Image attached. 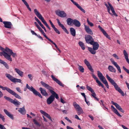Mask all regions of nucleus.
<instances>
[{
	"label": "nucleus",
	"mask_w": 129,
	"mask_h": 129,
	"mask_svg": "<svg viewBox=\"0 0 129 129\" xmlns=\"http://www.w3.org/2000/svg\"><path fill=\"white\" fill-rule=\"evenodd\" d=\"M106 77L108 81L114 86L116 90L119 92L122 96H124V93L123 91L120 88V87L118 86L117 84L107 74L106 75Z\"/></svg>",
	"instance_id": "1"
},
{
	"label": "nucleus",
	"mask_w": 129,
	"mask_h": 129,
	"mask_svg": "<svg viewBox=\"0 0 129 129\" xmlns=\"http://www.w3.org/2000/svg\"><path fill=\"white\" fill-rule=\"evenodd\" d=\"M52 94L47 100V102L48 104L50 105L54 101L55 98L57 99H59L58 95L54 91H53L50 92Z\"/></svg>",
	"instance_id": "2"
},
{
	"label": "nucleus",
	"mask_w": 129,
	"mask_h": 129,
	"mask_svg": "<svg viewBox=\"0 0 129 129\" xmlns=\"http://www.w3.org/2000/svg\"><path fill=\"white\" fill-rule=\"evenodd\" d=\"M34 12L37 16L41 21L46 26L48 29L50 30H51V28L45 20L41 15L37 9H35L34 10Z\"/></svg>",
	"instance_id": "3"
},
{
	"label": "nucleus",
	"mask_w": 129,
	"mask_h": 129,
	"mask_svg": "<svg viewBox=\"0 0 129 129\" xmlns=\"http://www.w3.org/2000/svg\"><path fill=\"white\" fill-rule=\"evenodd\" d=\"M27 89H28L30 91L33 92V93L36 95H38L41 98H42V96L40 93L37 91L32 86L31 87L29 86L27 84H26V87L24 89V91H26Z\"/></svg>",
	"instance_id": "4"
},
{
	"label": "nucleus",
	"mask_w": 129,
	"mask_h": 129,
	"mask_svg": "<svg viewBox=\"0 0 129 129\" xmlns=\"http://www.w3.org/2000/svg\"><path fill=\"white\" fill-rule=\"evenodd\" d=\"M108 4L105 2L104 4L107 8L108 12L112 16L113 15V14L110 12V10H111L113 14L116 17L117 16V15L115 12L113 7L109 2H108Z\"/></svg>",
	"instance_id": "5"
},
{
	"label": "nucleus",
	"mask_w": 129,
	"mask_h": 129,
	"mask_svg": "<svg viewBox=\"0 0 129 129\" xmlns=\"http://www.w3.org/2000/svg\"><path fill=\"white\" fill-rule=\"evenodd\" d=\"M5 75L7 78L12 82L14 83L21 82V80L14 78L10 74L6 73L5 74Z\"/></svg>",
	"instance_id": "6"
},
{
	"label": "nucleus",
	"mask_w": 129,
	"mask_h": 129,
	"mask_svg": "<svg viewBox=\"0 0 129 129\" xmlns=\"http://www.w3.org/2000/svg\"><path fill=\"white\" fill-rule=\"evenodd\" d=\"M0 49L3 51L2 52H0V56H2V55H3L6 59L9 61H11L12 60L11 57V55L4 51V50L5 51V49L4 48L1 46L0 47Z\"/></svg>",
	"instance_id": "7"
},
{
	"label": "nucleus",
	"mask_w": 129,
	"mask_h": 129,
	"mask_svg": "<svg viewBox=\"0 0 129 129\" xmlns=\"http://www.w3.org/2000/svg\"><path fill=\"white\" fill-rule=\"evenodd\" d=\"M85 39L87 43L91 45L94 42V39L92 37L89 35L85 36Z\"/></svg>",
	"instance_id": "8"
},
{
	"label": "nucleus",
	"mask_w": 129,
	"mask_h": 129,
	"mask_svg": "<svg viewBox=\"0 0 129 129\" xmlns=\"http://www.w3.org/2000/svg\"><path fill=\"white\" fill-rule=\"evenodd\" d=\"M0 22H3L4 24V26L5 28H12V24L11 22L9 21H3L2 19L0 17Z\"/></svg>",
	"instance_id": "9"
},
{
	"label": "nucleus",
	"mask_w": 129,
	"mask_h": 129,
	"mask_svg": "<svg viewBox=\"0 0 129 129\" xmlns=\"http://www.w3.org/2000/svg\"><path fill=\"white\" fill-rule=\"evenodd\" d=\"M56 14L60 17L63 18L67 16V14L63 11L58 10L56 11Z\"/></svg>",
	"instance_id": "10"
},
{
	"label": "nucleus",
	"mask_w": 129,
	"mask_h": 129,
	"mask_svg": "<svg viewBox=\"0 0 129 129\" xmlns=\"http://www.w3.org/2000/svg\"><path fill=\"white\" fill-rule=\"evenodd\" d=\"M41 83L44 87L48 89L50 92L53 91L54 89L47 84L42 81L41 82Z\"/></svg>",
	"instance_id": "11"
},
{
	"label": "nucleus",
	"mask_w": 129,
	"mask_h": 129,
	"mask_svg": "<svg viewBox=\"0 0 129 129\" xmlns=\"http://www.w3.org/2000/svg\"><path fill=\"white\" fill-rule=\"evenodd\" d=\"M112 63L113 64L116 68L118 71L120 73H121V70L119 66L118 65L117 63L114 61V59L111 58L110 59Z\"/></svg>",
	"instance_id": "12"
},
{
	"label": "nucleus",
	"mask_w": 129,
	"mask_h": 129,
	"mask_svg": "<svg viewBox=\"0 0 129 129\" xmlns=\"http://www.w3.org/2000/svg\"><path fill=\"white\" fill-rule=\"evenodd\" d=\"M57 23L59 25V26H60L62 28L63 30L67 34H68L69 33V32L67 29L65 28V27L64 26L61 24L59 20V19H56Z\"/></svg>",
	"instance_id": "13"
},
{
	"label": "nucleus",
	"mask_w": 129,
	"mask_h": 129,
	"mask_svg": "<svg viewBox=\"0 0 129 129\" xmlns=\"http://www.w3.org/2000/svg\"><path fill=\"white\" fill-rule=\"evenodd\" d=\"M72 2L79 9L84 13H85V11L76 2L74 1L73 0H71Z\"/></svg>",
	"instance_id": "14"
},
{
	"label": "nucleus",
	"mask_w": 129,
	"mask_h": 129,
	"mask_svg": "<svg viewBox=\"0 0 129 129\" xmlns=\"http://www.w3.org/2000/svg\"><path fill=\"white\" fill-rule=\"evenodd\" d=\"M111 103L113 105H115L116 108L118 110H119L122 113H124V110L122 109V108L119 104L116 103L114 102L113 101L111 102Z\"/></svg>",
	"instance_id": "15"
},
{
	"label": "nucleus",
	"mask_w": 129,
	"mask_h": 129,
	"mask_svg": "<svg viewBox=\"0 0 129 129\" xmlns=\"http://www.w3.org/2000/svg\"><path fill=\"white\" fill-rule=\"evenodd\" d=\"M5 51L7 52H10V53L14 57H15L17 56V55L16 53H14L12 50L10 49L9 48L6 47L5 49Z\"/></svg>",
	"instance_id": "16"
},
{
	"label": "nucleus",
	"mask_w": 129,
	"mask_h": 129,
	"mask_svg": "<svg viewBox=\"0 0 129 129\" xmlns=\"http://www.w3.org/2000/svg\"><path fill=\"white\" fill-rule=\"evenodd\" d=\"M51 77L52 79L59 85L62 86H63V85L62 84L60 81L56 78L53 75H51Z\"/></svg>",
	"instance_id": "17"
},
{
	"label": "nucleus",
	"mask_w": 129,
	"mask_h": 129,
	"mask_svg": "<svg viewBox=\"0 0 129 129\" xmlns=\"http://www.w3.org/2000/svg\"><path fill=\"white\" fill-rule=\"evenodd\" d=\"M84 27L85 31L88 34H90L91 35H93V33L92 30L90 28L89 26L84 25Z\"/></svg>",
	"instance_id": "18"
},
{
	"label": "nucleus",
	"mask_w": 129,
	"mask_h": 129,
	"mask_svg": "<svg viewBox=\"0 0 129 129\" xmlns=\"http://www.w3.org/2000/svg\"><path fill=\"white\" fill-rule=\"evenodd\" d=\"M4 112L5 114L10 118L12 120H13L14 118L13 115L11 114L10 112H9L7 110L4 109Z\"/></svg>",
	"instance_id": "19"
},
{
	"label": "nucleus",
	"mask_w": 129,
	"mask_h": 129,
	"mask_svg": "<svg viewBox=\"0 0 129 129\" xmlns=\"http://www.w3.org/2000/svg\"><path fill=\"white\" fill-rule=\"evenodd\" d=\"M39 89L40 90L41 93L44 96H45L48 95V94L46 92L45 89L41 87H40L39 88Z\"/></svg>",
	"instance_id": "20"
},
{
	"label": "nucleus",
	"mask_w": 129,
	"mask_h": 129,
	"mask_svg": "<svg viewBox=\"0 0 129 129\" xmlns=\"http://www.w3.org/2000/svg\"><path fill=\"white\" fill-rule=\"evenodd\" d=\"M98 28H99L100 30L102 32L103 34L107 38H109V37L106 31L103 29L101 27L100 25H99L98 26Z\"/></svg>",
	"instance_id": "21"
},
{
	"label": "nucleus",
	"mask_w": 129,
	"mask_h": 129,
	"mask_svg": "<svg viewBox=\"0 0 129 129\" xmlns=\"http://www.w3.org/2000/svg\"><path fill=\"white\" fill-rule=\"evenodd\" d=\"M11 94L14 96L16 98L19 99H21V96L19 95L18 94L16 93L14 91L11 90L9 92Z\"/></svg>",
	"instance_id": "22"
},
{
	"label": "nucleus",
	"mask_w": 129,
	"mask_h": 129,
	"mask_svg": "<svg viewBox=\"0 0 129 129\" xmlns=\"http://www.w3.org/2000/svg\"><path fill=\"white\" fill-rule=\"evenodd\" d=\"M111 108L112 110L119 117H122V116L118 112L117 110L113 105L111 106Z\"/></svg>",
	"instance_id": "23"
},
{
	"label": "nucleus",
	"mask_w": 129,
	"mask_h": 129,
	"mask_svg": "<svg viewBox=\"0 0 129 129\" xmlns=\"http://www.w3.org/2000/svg\"><path fill=\"white\" fill-rule=\"evenodd\" d=\"M91 45H92L93 48L95 50H96L98 49L99 47V44L98 42L94 41L92 44Z\"/></svg>",
	"instance_id": "24"
},
{
	"label": "nucleus",
	"mask_w": 129,
	"mask_h": 129,
	"mask_svg": "<svg viewBox=\"0 0 129 129\" xmlns=\"http://www.w3.org/2000/svg\"><path fill=\"white\" fill-rule=\"evenodd\" d=\"M73 24L77 27H79L81 26L80 22L79 21L76 19L74 20Z\"/></svg>",
	"instance_id": "25"
},
{
	"label": "nucleus",
	"mask_w": 129,
	"mask_h": 129,
	"mask_svg": "<svg viewBox=\"0 0 129 129\" xmlns=\"http://www.w3.org/2000/svg\"><path fill=\"white\" fill-rule=\"evenodd\" d=\"M16 72L20 77H22L23 76V72L21 71L19 69L16 68L15 69Z\"/></svg>",
	"instance_id": "26"
},
{
	"label": "nucleus",
	"mask_w": 129,
	"mask_h": 129,
	"mask_svg": "<svg viewBox=\"0 0 129 129\" xmlns=\"http://www.w3.org/2000/svg\"><path fill=\"white\" fill-rule=\"evenodd\" d=\"M11 103H13L17 107H19V106L21 104L20 102L17 100L15 99H14V100H13Z\"/></svg>",
	"instance_id": "27"
},
{
	"label": "nucleus",
	"mask_w": 129,
	"mask_h": 129,
	"mask_svg": "<svg viewBox=\"0 0 129 129\" xmlns=\"http://www.w3.org/2000/svg\"><path fill=\"white\" fill-rule=\"evenodd\" d=\"M18 111L22 114H24L26 113V111L24 106L22 108H18Z\"/></svg>",
	"instance_id": "28"
},
{
	"label": "nucleus",
	"mask_w": 129,
	"mask_h": 129,
	"mask_svg": "<svg viewBox=\"0 0 129 129\" xmlns=\"http://www.w3.org/2000/svg\"><path fill=\"white\" fill-rule=\"evenodd\" d=\"M108 69V70L110 72L113 73H116V70L112 66L110 65L109 66Z\"/></svg>",
	"instance_id": "29"
},
{
	"label": "nucleus",
	"mask_w": 129,
	"mask_h": 129,
	"mask_svg": "<svg viewBox=\"0 0 129 129\" xmlns=\"http://www.w3.org/2000/svg\"><path fill=\"white\" fill-rule=\"evenodd\" d=\"M123 53L127 62L129 64V60L128 58V54L125 50H123Z\"/></svg>",
	"instance_id": "30"
},
{
	"label": "nucleus",
	"mask_w": 129,
	"mask_h": 129,
	"mask_svg": "<svg viewBox=\"0 0 129 129\" xmlns=\"http://www.w3.org/2000/svg\"><path fill=\"white\" fill-rule=\"evenodd\" d=\"M70 31L71 34L73 36H76V31L75 29L73 27L70 28Z\"/></svg>",
	"instance_id": "31"
},
{
	"label": "nucleus",
	"mask_w": 129,
	"mask_h": 129,
	"mask_svg": "<svg viewBox=\"0 0 129 129\" xmlns=\"http://www.w3.org/2000/svg\"><path fill=\"white\" fill-rule=\"evenodd\" d=\"M73 105L74 107L76 109H77V110L82 109V108L80 107V106L77 104L75 102L73 103Z\"/></svg>",
	"instance_id": "32"
},
{
	"label": "nucleus",
	"mask_w": 129,
	"mask_h": 129,
	"mask_svg": "<svg viewBox=\"0 0 129 129\" xmlns=\"http://www.w3.org/2000/svg\"><path fill=\"white\" fill-rule=\"evenodd\" d=\"M73 21L74 20L70 18H68L67 20V24L69 25H71L72 23L73 24Z\"/></svg>",
	"instance_id": "33"
},
{
	"label": "nucleus",
	"mask_w": 129,
	"mask_h": 129,
	"mask_svg": "<svg viewBox=\"0 0 129 129\" xmlns=\"http://www.w3.org/2000/svg\"><path fill=\"white\" fill-rule=\"evenodd\" d=\"M97 72L98 76L100 80L105 78V77L103 75V74L100 72L99 71H98Z\"/></svg>",
	"instance_id": "34"
},
{
	"label": "nucleus",
	"mask_w": 129,
	"mask_h": 129,
	"mask_svg": "<svg viewBox=\"0 0 129 129\" xmlns=\"http://www.w3.org/2000/svg\"><path fill=\"white\" fill-rule=\"evenodd\" d=\"M88 50L92 54H95L96 53V50H95L93 48L88 47Z\"/></svg>",
	"instance_id": "35"
},
{
	"label": "nucleus",
	"mask_w": 129,
	"mask_h": 129,
	"mask_svg": "<svg viewBox=\"0 0 129 129\" xmlns=\"http://www.w3.org/2000/svg\"><path fill=\"white\" fill-rule=\"evenodd\" d=\"M0 88H1L3 90H6L9 93L10 92L11 90L8 87H4L1 85H0Z\"/></svg>",
	"instance_id": "36"
},
{
	"label": "nucleus",
	"mask_w": 129,
	"mask_h": 129,
	"mask_svg": "<svg viewBox=\"0 0 129 129\" xmlns=\"http://www.w3.org/2000/svg\"><path fill=\"white\" fill-rule=\"evenodd\" d=\"M22 2L24 3L25 5L26 6L27 8L30 11H31V9L29 7V6L25 0H22Z\"/></svg>",
	"instance_id": "37"
},
{
	"label": "nucleus",
	"mask_w": 129,
	"mask_h": 129,
	"mask_svg": "<svg viewBox=\"0 0 129 129\" xmlns=\"http://www.w3.org/2000/svg\"><path fill=\"white\" fill-rule=\"evenodd\" d=\"M78 44L83 50H84L85 49L84 44L81 41L79 42Z\"/></svg>",
	"instance_id": "38"
},
{
	"label": "nucleus",
	"mask_w": 129,
	"mask_h": 129,
	"mask_svg": "<svg viewBox=\"0 0 129 129\" xmlns=\"http://www.w3.org/2000/svg\"><path fill=\"white\" fill-rule=\"evenodd\" d=\"M33 122H34V124L37 125L38 126H41V124L40 123L37 121L35 119H33Z\"/></svg>",
	"instance_id": "39"
},
{
	"label": "nucleus",
	"mask_w": 129,
	"mask_h": 129,
	"mask_svg": "<svg viewBox=\"0 0 129 129\" xmlns=\"http://www.w3.org/2000/svg\"><path fill=\"white\" fill-rule=\"evenodd\" d=\"M86 86L87 89L91 92V93L94 91L93 89L90 87L89 86L87 85H86Z\"/></svg>",
	"instance_id": "40"
},
{
	"label": "nucleus",
	"mask_w": 129,
	"mask_h": 129,
	"mask_svg": "<svg viewBox=\"0 0 129 129\" xmlns=\"http://www.w3.org/2000/svg\"><path fill=\"white\" fill-rule=\"evenodd\" d=\"M92 94H91V95L93 96L94 98H95L96 100L98 101H99V100L97 98L96 96V95L94 91L91 92Z\"/></svg>",
	"instance_id": "41"
},
{
	"label": "nucleus",
	"mask_w": 129,
	"mask_h": 129,
	"mask_svg": "<svg viewBox=\"0 0 129 129\" xmlns=\"http://www.w3.org/2000/svg\"><path fill=\"white\" fill-rule=\"evenodd\" d=\"M78 68L79 70L82 72H84V69L83 68V67L80 66L79 64H78Z\"/></svg>",
	"instance_id": "42"
},
{
	"label": "nucleus",
	"mask_w": 129,
	"mask_h": 129,
	"mask_svg": "<svg viewBox=\"0 0 129 129\" xmlns=\"http://www.w3.org/2000/svg\"><path fill=\"white\" fill-rule=\"evenodd\" d=\"M4 98L6 100H7L8 101H9L11 103L13 99L10 98L9 97H8L6 96H4Z\"/></svg>",
	"instance_id": "43"
},
{
	"label": "nucleus",
	"mask_w": 129,
	"mask_h": 129,
	"mask_svg": "<svg viewBox=\"0 0 129 129\" xmlns=\"http://www.w3.org/2000/svg\"><path fill=\"white\" fill-rule=\"evenodd\" d=\"M101 80L104 84L105 85L108 84V82L105 77L104 79H103Z\"/></svg>",
	"instance_id": "44"
},
{
	"label": "nucleus",
	"mask_w": 129,
	"mask_h": 129,
	"mask_svg": "<svg viewBox=\"0 0 129 129\" xmlns=\"http://www.w3.org/2000/svg\"><path fill=\"white\" fill-rule=\"evenodd\" d=\"M101 80L104 84L105 85L108 84V82L105 77L104 79H103Z\"/></svg>",
	"instance_id": "45"
},
{
	"label": "nucleus",
	"mask_w": 129,
	"mask_h": 129,
	"mask_svg": "<svg viewBox=\"0 0 129 129\" xmlns=\"http://www.w3.org/2000/svg\"><path fill=\"white\" fill-rule=\"evenodd\" d=\"M44 115L49 119L51 121H52L51 117L48 114L46 113Z\"/></svg>",
	"instance_id": "46"
},
{
	"label": "nucleus",
	"mask_w": 129,
	"mask_h": 129,
	"mask_svg": "<svg viewBox=\"0 0 129 129\" xmlns=\"http://www.w3.org/2000/svg\"><path fill=\"white\" fill-rule=\"evenodd\" d=\"M92 76L93 78L95 80L97 83L99 81V80H98V78L93 74V73L92 74Z\"/></svg>",
	"instance_id": "47"
},
{
	"label": "nucleus",
	"mask_w": 129,
	"mask_h": 129,
	"mask_svg": "<svg viewBox=\"0 0 129 129\" xmlns=\"http://www.w3.org/2000/svg\"><path fill=\"white\" fill-rule=\"evenodd\" d=\"M87 22L88 24L90 25L91 27L93 26L94 25L93 24V23H92L91 22H90L88 19V18L87 19Z\"/></svg>",
	"instance_id": "48"
},
{
	"label": "nucleus",
	"mask_w": 129,
	"mask_h": 129,
	"mask_svg": "<svg viewBox=\"0 0 129 129\" xmlns=\"http://www.w3.org/2000/svg\"><path fill=\"white\" fill-rule=\"evenodd\" d=\"M78 114L79 115L83 113V111L82 109L77 110Z\"/></svg>",
	"instance_id": "49"
},
{
	"label": "nucleus",
	"mask_w": 129,
	"mask_h": 129,
	"mask_svg": "<svg viewBox=\"0 0 129 129\" xmlns=\"http://www.w3.org/2000/svg\"><path fill=\"white\" fill-rule=\"evenodd\" d=\"M89 69L92 72H93L94 71L90 64L87 66Z\"/></svg>",
	"instance_id": "50"
},
{
	"label": "nucleus",
	"mask_w": 129,
	"mask_h": 129,
	"mask_svg": "<svg viewBox=\"0 0 129 129\" xmlns=\"http://www.w3.org/2000/svg\"><path fill=\"white\" fill-rule=\"evenodd\" d=\"M53 29L58 34H60V31H59V30L57 28H56L55 26L53 28Z\"/></svg>",
	"instance_id": "51"
},
{
	"label": "nucleus",
	"mask_w": 129,
	"mask_h": 129,
	"mask_svg": "<svg viewBox=\"0 0 129 129\" xmlns=\"http://www.w3.org/2000/svg\"><path fill=\"white\" fill-rule=\"evenodd\" d=\"M41 33L44 36L46 39H47L49 41L51 39H50L49 38L46 36L45 34L44 33V31H43Z\"/></svg>",
	"instance_id": "52"
},
{
	"label": "nucleus",
	"mask_w": 129,
	"mask_h": 129,
	"mask_svg": "<svg viewBox=\"0 0 129 129\" xmlns=\"http://www.w3.org/2000/svg\"><path fill=\"white\" fill-rule=\"evenodd\" d=\"M99 86H101L103 88H105L104 85L101 83V82L99 81L97 83Z\"/></svg>",
	"instance_id": "53"
},
{
	"label": "nucleus",
	"mask_w": 129,
	"mask_h": 129,
	"mask_svg": "<svg viewBox=\"0 0 129 129\" xmlns=\"http://www.w3.org/2000/svg\"><path fill=\"white\" fill-rule=\"evenodd\" d=\"M28 76L30 80H32L33 76L31 74H29L28 75Z\"/></svg>",
	"instance_id": "54"
},
{
	"label": "nucleus",
	"mask_w": 129,
	"mask_h": 129,
	"mask_svg": "<svg viewBox=\"0 0 129 129\" xmlns=\"http://www.w3.org/2000/svg\"><path fill=\"white\" fill-rule=\"evenodd\" d=\"M84 62L85 64L87 66L90 64L89 62L86 59H85L84 60Z\"/></svg>",
	"instance_id": "55"
},
{
	"label": "nucleus",
	"mask_w": 129,
	"mask_h": 129,
	"mask_svg": "<svg viewBox=\"0 0 129 129\" xmlns=\"http://www.w3.org/2000/svg\"><path fill=\"white\" fill-rule=\"evenodd\" d=\"M0 118L4 122L5 121V118L4 116L1 113H0Z\"/></svg>",
	"instance_id": "56"
},
{
	"label": "nucleus",
	"mask_w": 129,
	"mask_h": 129,
	"mask_svg": "<svg viewBox=\"0 0 129 129\" xmlns=\"http://www.w3.org/2000/svg\"><path fill=\"white\" fill-rule=\"evenodd\" d=\"M3 65L7 69H9V66L6 62H5Z\"/></svg>",
	"instance_id": "57"
},
{
	"label": "nucleus",
	"mask_w": 129,
	"mask_h": 129,
	"mask_svg": "<svg viewBox=\"0 0 129 129\" xmlns=\"http://www.w3.org/2000/svg\"><path fill=\"white\" fill-rule=\"evenodd\" d=\"M50 42L52 43L55 46V47L57 49H58V48L56 45L55 44V43L54 42L52 41L51 40H50L49 41Z\"/></svg>",
	"instance_id": "58"
},
{
	"label": "nucleus",
	"mask_w": 129,
	"mask_h": 129,
	"mask_svg": "<svg viewBox=\"0 0 129 129\" xmlns=\"http://www.w3.org/2000/svg\"><path fill=\"white\" fill-rule=\"evenodd\" d=\"M123 68L127 73L129 74V70L126 69L124 66L123 67Z\"/></svg>",
	"instance_id": "59"
},
{
	"label": "nucleus",
	"mask_w": 129,
	"mask_h": 129,
	"mask_svg": "<svg viewBox=\"0 0 129 129\" xmlns=\"http://www.w3.org/2000/svg\"><path fill=\"white\" fill-rule=\"evenodd\" d=\"M112 56H113L115 58H116L117 59H119L118 56L115 53L113 54L112 55Z\"/></svg>",
	"instance_id": "60"
},
{
	"label": "nucleus",
	"mask_w": 129,
	"mask_h": 129,
	"mask_svg": "<svg viewBox=\"0 0 129 129\" xmlns=\"http://www.w3.org/2000/svg\"><path fill=\"white\" fill-rule=\"evenodd\" d=\"M0 129H6L5 127L3 125L0 124Z\"/></svg>",
	"instance_id": "61"
},
{
	"label": "nucleus",
	"mask_w": 129,
	"mask_h": 129,
	"mask_svg": "<svg viewBox=\"0 0 129 129\" xmlns=\"http://www.w3.org/2000/svg\"><path fill=\"white\" fill-rule=\"evenodd\" d=\"M16 89L19 92L21 93H22V92L21 91V90L20 89V88L16 87Z\"/></svg>",
	"instance_id": "62"
},
{
	"label": "nucleus",
	"mask_w": 129,
	"mask_h": 129,
	"mask_svg": "<svg viewBox=\"0 0 129 129\" xmlns=\"http://www.w3.org/2000/svg\"><path fill=\"white\" fill-rule=\"evenodd\" d=\"M49 21L51 24V26L52 28H53L55 26L54 25L53 23L52 22H51V20H49Z\"/></svg>",
	"instance_id": "63"
},
{
	"label": "nucleus",
	"mask_w": 129,
	"mask_h": 129,
	"mask_svg": "<svg viewBox=\"0 0 129 129\" xmlns=\"http://www.w3.org/2000/svg\"><path fill=\"white\" fill-rule=\"evenodd\" d=\"M65 119H66L68 121H69L70 123H72V122L69 119V118L67 117H65Z\"/></svg>",
	"instance_id": "64"
}]
</instances>
